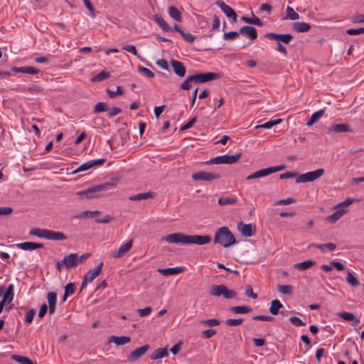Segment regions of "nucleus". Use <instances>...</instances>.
Here are the masks:
<instances>
[{
  "instance_id": "f257e3e1",
  "label": "nucleus",
  "mask_w": 364,
  "mask_h": 364,
  "mask_svg": "<svg viewBox=\"0 0 364 364\" xmlns=\"http://www.w3.org/2000/svg\"><path fill=\"white\" fill-rule=\"evenodd\" d=\"M162 240L169 243H181L183 245H203L211 242L212 238L210 235H188L181 232H175L167 235L162 237Z\"/></svg>"
},
{
  "instance_id": "f03ea898",
  "label": "nucleus",
  "mask_w": 364,
  "mask_h": 364,
  "mask_svg": "<svg viewBox=\"0 0 364 364\" xmlns=\"http://www.w3.org/2000/svg\"><path fill=\"white\" fill-rule=\"evenodd\" d=\"M214 242L224 247H229L236 243V240L228 228L225 226L220 228L216 231L214 236Z\"/></svg>"
},
{
  "instance_id": "7ed1b4c3",
  "label": "nucleus",
  "mask_w": 364,
  "mask_h": 364,
  "mask_svg": "<svg viewBox=\"0 0 364 364\" xmlns=\"http://www.w3.org/2000/svg\"><path fill=\"white\" fill-rule=\"evenodd\" d=\"M115 183L107 182L98 186L90 187L86 190L79 191L77 193L78 196L85 198H97L100 196V193L102 191H108L113 188Z\"/></svg>"
},
{
  "instance_id": "20e7f679",
  "label": "nucleus",
  "mask_w": 364,
  "mask_h": 364,
  "mask_svg": "<svg viewBox=\"0 0 364 364\" xmlns=\"http://www.w3.org/2000/svg\"><path fill=\"white\" fill-rule=\"evenodd\" d=\"M212 296H223L226 299H233L237 296V293L229 289L225 284H213L210 287L208 291Z\"/></svg>"
},
{
  "instance_id": "39448f33",
  "label": "nucleus",
  "mask_w": 364,
  "mask_h": 364,
  "mask_svg": "<svg viewBox=\"0 0 364 364\" xmlns=\"http://www.w3.org/2000/svg\"><path fill=\"white\" fill-rule=\"evenodd\" d=\"M242 156V154H236L232 156L223 155L218 156L205 162V164H232L237 162Z\"/></svg>"
},
{
  "instance_id": "423d86ee",
  "label": "nucleus",
  "mask_w": 364,
  "mask_h": 364,
  "mask_svg": "<svg viewBox=\"0 0 364 364\" xmlns=\"http://www.w3.org/2000/svg\"><path fill=\"white\" fill-rule=\"evenodd\" d=\"M324 173L323 168H318L313 171H309L303 174L299 175L296 182L297 183L313 182L316 179L319 178Z\"/></svg>"
},
{
  "instance_id": "0eeeda50",
  "label": "nucleus",
  "mask_w": 364,
  "mask_h": 364,
  "mask_svg": "<svg viewBox=\"0 0 364 364\" xmlns=\"http://www.w3.org/2000/svg\"><path fill=\"white\" fill-rule=\"evenodd\" d=\"M103 262H100L97 267L90 269L85 275L81 284V290L88 282H92L102 272Z\"/></svg>"
},
{
  "instance_id": "6e6552de",
  "label": "nucleus",
  "mask_w": 364,
  "mask_h": 364,
  "mask_svg": "<svg viewBox=\"0 0 364 364\" xmlns=\"http://www.w3.org/2000/svg\"><path fill=\"white\" fill-rule=\"evenodd\" d=\"M220 75L216 73H199L192 75L191 80L195 83H204L208 81L218 79Z\"/></svg>"
},
{
  "instance_id": "1a4fd4ad",
  "label": "nucleus",
  "mask_w": 364,
  "mask_h": 364,
  "mask_svg": "<svg viewBox=\"0 0 364 364\" xmlns=\"http://www.w3.org/2000/svg\"><path fill=\"white\" fill-rule=\"evenodd\" d=\"M220 178V175L214 172L198 171L192 175L194 181H212Z\"/></svg>"
},
{
  "instance_id": "9d476101",
  "label": "nucleus",
  "mask_w": 364,
  "mask_h": 364,
  "mask_svg": "<svg viewBox=\"0 0 364 364\" xmlns=\"http://www.w3.org/2000/svg\"><path fill=\"white\" fill-rule=\"evenodd\" d=\"M150 349V346L147 344L144 345L139 348H137L134 350L132 351L127 355V361L133 362L136 361L141 356H143Z\"/></svg>"
},
{
  "instance_id": "9b49d317",
  "label": "nucleus",
  "mask_w": 364,
  "mask_h": 364,
  "mask_svg": "<svg viewBox=\"0 0 364 364\" xmlns=\"http://www.w3.org/2000/svg\"><path fill=\"white\" fill-rule=\"evenodd\" d=\"M265 37L286 44H289L294 38L293 36L289 33L278 34L274 33H267L265 34Z\"/></svg>"
},
{
  "instance_id": "f8f14e48",
  "label": "nucleus",
  "mask_w": 364,
  "mask_h": 364,
  "mask_svg": "<svg viewBox=\"0 0 364 364\" xmlns=\"http://www.w3.org/2000/svg\"><path fill=\"white\" fill-rule=\"evenodd\" d=\"M132 240H129L125 244L122 245L119 248L111 253V255L114 258H121L124 257L132 248Z\"/></svg>"
},
{
  "instance_id": "ddd939ff",
  "label": "nucleus",
  "mask_w": 364,
  "mask_h": 364,
  "mask_svg": "<svg viewBox=\"0 0 364 364\" xmlns=\"http://www.w3.org/2000/svg\"><path fill=\"white\" fill-rule=\"evenodd\" d=\"M215 4L223 11V12L229 18H232L234 21L237 20V14L235 11L225 2L222 1H216Z\"/></svg>"
},
{
  "instance_id": "4468645a",
  "label": "nucleus",
  "mask_w": 364,
  "mask_h": 364,
  "mask_svg": "<svg viewBox=\"0 0 364 364\" xmlns=\"http://www.w3.org/2000/svg\"><path fill=\"white\" fill-rule=\"evenodd\" d=\"M239 33L249 38L251 41L257 38V31L255 27L250 26H244L239 30Z\"/></svg>"
},
{
  "instance_id": "2eb2a0df",
  "label": "nucleus",
  "mask_w": 364,
  "mask_h": 364,
  "mask_svg": "<svg viewBox=\"0 0 364 364\" xmlns=\"http://www.w3.org/2000/svg\"><path fill=\"white\" fill-rule=\"evenodd\" d=\"M352 132L350 127L348 124H333L328 129V134L333 133H343V132Z\"/></svg>"
},
{
  "instance_id": "dca6fc26",
  "label": "nucleus",
  "mask_w": 364,
  "mask_h": 364,
  "mask_svg": "<svg viewBox=\"0 0 364 364\" xmlns=\"http://www.w3.org/2000/svg\"><path fill=\"white\" fill-rule=\"evenodd\" d=\"M170 63L173 69L174 73L178 76V77H184L186 75V68L183 65V64L174 59H171L170 60Z\"/></svg>"
},
{
  "instance_id": "f3484780",
  "label": "nucleus",
  "mask_w": 364,
  "mask_h": 364,
  "mask_svg": "<svg viewBox=\"0 0 364 364\" xmlns=\"http://www.w3.org/2000/svg\"><path fill=\"white\" fill-rule=\"evenodd\" d=\"M62 262H64L65 267L67 269H71L76 266H77V253H70L68 255L65 256L63 259H62Z\"/></svg>"
},
{
  "instance_id": "a211bd4d",
  "label": "nucleus",
  "mask_w": 364,
  "mask_h": 364,
  "mask_svg": "<svg viewBox=\"0 0 364 364\" xmlns=\"http://www.w3.org/2000/svg\"><path fill=\"white\" fill-rule=\"evenodd\" d=\"M237 229L245 237H251L255 234L252 224H245L240 222L237 225Z\"/></svg>"
},
{
  "instance_id": "6ab92c4d",
  "label": "nucleus",
  "mask_w": 364,
  "mask_h": 364,
  "mask_svg": "<svg viewBox=\"0 0 364 364\" xmlns=\"http://www.w3.org/2000/svg\"><path fill=\"white\" fill-rule=\"evenodd\" d=\"M47 299L48 302V311L50 314H54L55 311V305L57 301V294L54 291H50L47 294Z\"/></svg>"
},
{
  "instance_id": "aec40b11",
  "label": "nucleus",
  "mask_w": 364,
  "mask_h": 364,
  "mask_svg": "<svg viewBox=\"0 0 364 364\" xmlns=\"http://www.w3.org/2000/svg\"><path fill=\"white\" fill-rule=\"evenodd\" d=\"M337 210L331 215L328 216L327 220L331 223H335L348 212L346 208L337 207Z\"/></svg>"
},
{
  "instance_id": "412c9836",
  "label": "nucleus",
  "mask_w": 364,
  "mask_h": 364,
  "mask_svg": "<svg viewBox=\"0 0 364 364\" xmlns=\"http://www.w3.org/2000/svg\"><path fill=\"white\" fill-rule=\"evenodd\" d=\"M17 247L23 250H33L36 249L43 248L42 243H36L33 242H24L17 245Z\"/></svg>"
},
{
  "instance_id": "4be33fe9",
  "label": "nucleus",
  "mask_w": 364,
  "mask_h": 364,
  "mask_svg": "<svg viewBox=\"0 0 364 364\" xmlns=\"http://www.w3.org/2000/svg\"><path fill=\"white\" fill-rule=\"evenodd\" d=\"M158 271L164 276H169L183 272L184 271V268L182 267H176L166 269H159Z\"/></svg>"
},
{
  "instance_id": "5701e85b",
  "label": "nucleus",
  "mask_w": 364,
  "mask_h": 364,
  "mask_svg": "<svg viewBox=\"0 0 364 364\" xmlns=\"http://www.w3.org/2000/svg\"><path fill=\"white\" fill-rule=\"evenodd\" d=\"M46 239L50 240H64L67 239V237L61 232L48 230Z\"/></svg>"
},
{
  "instance_id": "b1692460",
  "label": "nucleus",
  "mask_w": 364,
  "mask_h": 364,
  "mask_svg": "<svg viewBox=\"0 0 364 364\" xmlns=\"http://www.w3.org/2000/svg\"><path fill=\"white\" fill-rule=\"evenodd\" d=\"M156 197V193L152 191H149L146 193H141L134 196H132L129 197L130 200H142L149 198H154Z\"/></svg>"
},
{
  "instance_id": "393cba45",
  "label": "nucleus",
  "mask_w": 364,
  "mask_h": 364,
  "mask_svg": "<svg viewBox=\"0 0 364 364\" xmlns=\"http://www.w3.org/2000/svg\"><path fill=\"white\" fill-rule=\"evenodd\" d=\"M13 70L18 73H28L31 75H36L40 72L39 69L31 66H23L20 68L15 67L13 68Z\"/></svg>"
},
{
  "instance_id": "a878e982",
  "label": "nucleus",
  "mask_w": 364,
  "mask_h": 364,
  "mask_svg": "<svg viewBox=\"0 0 364 364\" xmlns=\"http://www.w3.org/2000/svg\"><path fill=\"white\" fill-rule=\"evenodd\" d=\"M109 342H113L117 346H122L126 343H128L131 341V338L129 336H112L109 338Z\"/></svg>"
},
{
  "instance_id": "bb28decb",
  "label": "nucleus",
  "mask_w": 364,
  "mask_h": 364,
  "mask_svg": "<svg viewBox=\"0 0 364 364\" xmlns=\"http://www.w3.org/2000/svg\"><path fill=\"white\" fill-rule=\"evenodd\" d=\"M168 355V351L166 347L159 348L155 350L150 355L151 360H157Z\"/></svg>"
},
{
  "instance_id": "cd10ccee",
  "label": "nucleus",
  "mask_w": 364,
  "mask_h": 364,
  "mask_svg": "<svg viewBox=\"0 0 364 364\" xmlns=\"http://www.w3.org/2000/svg\"><path fill=\"white\" fill-rule=\"evenodd\" d=\"M268 175H269V168H263V169L257 171L255 173L247 176L246 179L247 180L256 179V178L267 176Z\"/></svg>"
},
{
  "instance_id": "c85d7f7f",
  "label": "nucleus",
  "mask_w": 364,
  "mask_h": 364,
  "mask_svg": "<svg viewBox=\"0 0 364 364\" xmlns=\"http://www.w3.org/2000/svg\"><path fill=\"white\" fill-rule=\"evenodd\" d=\"M316 264V262L315 261L311 260V259H308V260L304 261L302 262L296 263L294 264V268L296 269L303 271V270H306V269L313 267Z\"/></svg>"
},
{
  "instance_id": "c756f323",
  "label": "nucleus",
  "mask_w": 364,
  "mask_h": 364,
  "mask_svg": "<svg viewBox=\"0 0 364 364\" xmlns=\"http://www.w3.org/2000/svg\"><path fill=\"white\" fill-rule=\"evenodd\" d=\"M323 115H324V110L323 109H319L318 111L313 113L311 114L310 119L307 122L306 125L308 127L312 126L317 121H318Z\"/></svg>"
},
{
  "instance_id": "7c9ffc66",
  "label": "nucleus",
  "mask_w": 364,
  "mask_h": 364,
  "mask_svg": "<svg viewBox=\"0 0 364 364\" xmlns=\"http://www.w3.org/2000/svg\"><path fill=\"white\" fill-rule=\"evenodd\" d=\"M168 13L169 16L175 21L178 22L182 21L181 14L176 7L173 6H169L168 9Z\"/></svg>"
},
{
  "instance_id": "2f4dec72",
  "label": "nucleus",
  "mask_w": 364,
  "mask_h": 364,
  "mask_svg": "<svg viewBox=\"0 0 364 364\" xmlns=\"http://www.w3.org/2000/svg\"><path fill=\"white\" fill-rule=\"evenodd\" d=\"M295 31L299 33L307 32L310 30L311 26L305 22H295L293 25Z\"/></svg>"
},
{
  "instance_id": "473e14b6",
  "label": "nucleus",
  "mask_w": 364,
  "mask_h": 364,
  "mask_svg": "<svg viewBox=\"0 0 364 364\" xmlns=\"http://www.w3.org/2000/svg\"><path fill=\"white\" fill-rule=\"evenodd\" d=\"M283 307V304L278 300L274 299L272 301L269 308V312L272 315H277L280 309Z\"/></svg>"
},
{
  "instance_id": "72a5a7b5",
  "label": "nucleus",
  "mask_w": 364,
  "mask_h": 364,
  "mask_svg": "<svg viewBox=\"0 0 364 364\" xmlns=\"http://www.w3.org/2000/svg\"><path fill=\"white\" fill-rule=\"evenodd\" d=\"M282 121V119H272V120H269L264 124L257 125L255 127V129L262 128V129H271L272 127H273L274 126L279 124V123H281Z\"/></svg>"
},
{
  "instance_id": "f704fd0d",
  "label": "nucleus",
  "mask_w": 364,
  "mask_h": 364,
  "mask_svg": "<svg viewBox=\"0 0 364 364\" xmlns=\"http://www.w3.org/2000/svg\"><path fill=\"white\" fill-rule=\"evenodd\" d=\"M230 311L234 314H247L252 311V309L248 306H237L231 307Z\"/></svg>"
},
{
  "instance_id": "c9c22d12",
  "label": "nucleus",
  "mask_w": 364,
  "mask_h": 364,
  "mask_svg": "<svg viewBox=\"0 0 364 364\" xmlns=\"http://www.w3.org/2000/svg\"><path fill=\"white\" fill-rule=\"evenodd\" d=\"M154 21L157 23V24L164 31H171V27L168 25L166 21L159 15H155L154 16Z\"/></svg>"
},
{
  "instance_id": "e433bc0d",
  "label": "nucleus",
  "mask_w": 364,
  "mask_h": 364,
  "mask_svg": "<svg viewBox=\"0 0 364 364\" xmlns=\"http://www.w3.org/2000/svg\"><path fill=\"white\" fill-rule=\"evenodd\" d=\"M14 286L13 284H9L6 290V291H4L3 294V299H4V301H7V304H9L14 299Z\"/></svg>"
},
{
  "instance_id": "4c0bfd02",
  "label": "nucleus",
  "mask_w": 364,
  "mask_h": 364,
  "mask_svg": "<svg viewBox=\"0 0 364 364\" xmlns=\"http://www.w3.org/2000/svg\"><path fill=\"white\" fill-rule=\"evenodd\" d=\"M76 287L74 283H68L65 287V292L63 296V301H65L67 299V297L73 294L75 291Z\"/></svg>"
},
{
  "instance_id": "58836bf2",
  "label": "nucleus",
  "mask_w": 364,
  "mask_h": 364,
  "mask_svg": "<svg viewBox=\"0 0 364 364\" xmlns=\"http://www.w3.org/2000/svg\"><path fill=\"white\" fill-rule=\"evenodd\" d=\"M48 232L47 229H41V228H33L30 230L29 234L31 235H36L41 238H46V235Z\"/></svg>"
},
{
  "instance_id": "ea45409f",
  "label": "nucleus",
  "mask_w": 364,
  "mask_h": 364,
  "mask_svg": "<svg viewBox=\"0 0 364 364\" xmlns=\"http://www.w3.org/2000/svg\"><path fill=\"white\" fill-rule=\"evenodd\" d=\"M110 76V73L105 70H102L97 75H95L92 77L91 81L92 82H99L105 80L107 78H109Z\"/></svg>"
},
{
  "instance_id": "a19ab883",
  "label": "nucleus",
  "mask_w": 364,
  "mask_h": 364,
  "mask_svg": "<svg viewBox=\"0 0 364 364\" xmlns=\"http://www.w3.org/2000/svg\"><path fill=\"white\" fill-rule=\"evenodd\" d=\"M310 246L317 248L318 250H323V249L326 248L329 251H333L336 249V245L334 243H331V242L321 244V245L311 244Z\"/></svg>"
},
{
  "instance_id": "79ce46f5",
  "label": "nucleus",
  "mask_w": 364,
  "mask_h": 364,
  "mask_svg": "<svg viewBox=\"0 0 364 364\" xmlns=\"http://www.w3.org/2000/svg\"><path fill=\"white\" fill-rule=\"evenodd\" d=\"M237 201L235 198L221 197L218 199V204L220 205H234L237 203Z\"/></svg>"
},
{
  "instance_id": "37998d69",
  "label": "nucleus",
  "mask_w": 364,
  "mask_h": 364,
  "mask_svg": "<svg viewBox=\"0 0 364 364\" xmlns=\"http://www.w3.org/2000/svg\"><path fill=\"white\" fill-rule=\"evenodd\" d=\"M277 291L284 294H291L293 292V287L291 285H281L277 286Z\"/></svg>"
},
{
  "instance_id": "c03bdc74",
  "label": "nucleus",
  "mask_w": 364,
  "mask_h": 364,
  "mask_svg": "<svg viewBox=\"0 0 364 364\" xmlns=\"http://www.w3.org/2000/svg\"><path fill=\"white\" fill-rule=\"evenodd\" d=\"M200 323L204 326L213 327L220 325V321L218 318H209L206 320H202Z\"/></svg>"
},
{
  "instance_id": "a18cd8bd",
  "label": "nucleus",
  "mask_w": 364,
  "mask_h": 364,
  "mask_svg": "<svg viewBox=\"0 0 364 364\" xmlns=\"http://www.w3.org/2000/svg\"><path fill=\"white\" fill-rule=\"evenodd\" d=\"M341 318H342L343 319L346 320V321H354L355 320L356 321V323H359V320H357L355 318V316L352 313H349V312H347V311H343V312H341L338 314Z\"/></svg>"
},
{
  "instance_id": "49530a36",
  "label": "nucleus",
  "mask_w": 364,
  "mask_h": 364,
  "mask_svg": "<svg viewBox=\"0 0 364 364\" xmlns=\"http://www.w3.org/2000/svg\"><path fill=\"white\" fill-rule=\"evenodd\" d=\"M108 110L107 104L103 102H100L94 106L93 112L95 113H100Z\"/></svg>"
},
{
  "instance_id": "de8ad7c7",
  "label": "nucleus",
  "mask_w": 364,
  "mask_h": 364,
  "mask_svg": "<svg viewBox=\"0 0 364 364\" xmlns=\"http://www.w3.org/2000/svg\"><path fill=\"white\" fill-rule=\"evenodd\" d=\"M122 49L123 50L127 51L134 55L137 56L139 59H141V56L138 54L137 50L136 49V47L134 45H125L124 46Z\"/></svg>"
},
{
  "instance_id": "09e8293b",
  "label": "nucleus",
  "mask_w": 364,
  "mask_h": 364,
  "mask_svg": "<svg viewBox=\"0 0 364 364\" xmlns=\"http://www.w3.org/2000/svg\"><path fill=\"white\" fill-rule=\"evenodd\" d=\"M347 282L352 285L353 287H356L359 285V282L357 279V278L351 273L350 272H348L347 274L346 277Z\"/></svg>"
},
{
  "instance_id": "8fccbe9b",
  "label": "nucleus",
  "mask_w": 364,
  "mask_h": 364,
  "mask_svg": "<svg viewBox=\"0 0 364 364\" xmlns=\"http://www.w3.org/2000/svg\"><path fill=\"white\" fill-rule=\"evenodd\" d=\"M243 318H228L225 321V323L229 326H240L243 322Z\"/></svg>"
},
{
  "instance_id": "3c124183",
  "label": "nucleus",
  "mask_w": 364,
  "mask_h": 364,
  "mask_svg": "<svg viewBox=\"0 0 364 364\" xmlns=\"http://www.w3.org/2000/svg\"><path fill=\"white\" fill-rule=\"evenodd\" d=\"M13 358L21 364H32V360L25 356L14 355Z\"/></svg>"
},
{
  "instance_id": "603ef678",
  "label": "nucleus",
  "mask_w": 364,
  "mask_h": 364,
  "mask_svg": "<svg viewBox=\"0 0 364 364\" xmlns=\"http://www.w3.org/2000/svg\"><path fill=\"white\" fill-rule=\"evenodd\" d=\"M287 18H290L291 20H297L299 18V15L296 12H295L293 8H291V6H287Z\"/></svg>"
},
{
  "instance_id": "864d4df0",
  "label": "nucleus",
  "mask_w": 364,
  "mask_h": 364,
  "mask_svg": "<svg viewBox=\"0 0 364 364\" xmlns=\"http://www.w3.org/2000/svg\"><path fill=\"white\" fill-rule=\"evenodd\" d=\"M138 71L144 74L149 78H153L154 77V73L151 70L141 65L138 66Z\"/></svg>"
},
{
  "instance_id": "5fc2aeb1",
  "label": "nucleus",
  "mask_w": 364,
  "mask_h": 364,
  "mask_svg": "<svg viewBox=\"0 0 364 364\" xmlns=\"http://www.w3.org/2000/svg\"><path fill=\"white\" fill-rule=\"evenodd\" d=\"M191 78H192V75L188 76L186 80L181 84L180 88L181 90H188L191 88V82H194V80H191Z\"/></svg>"
},
{
  "instance_id": "6e6d98bb",
  "label": "nucleus",
  "mask_w": 364,
  "mask_h": 364,
  "mask_svg": "<svg viewBox=\"0 0 364 364\" xmlns=\"http://www.w3.org/2000/svg\"><path fill=\"white\" fill-rule=\"evenodd\" d=\"M107 92L108 96L110 98H113L116 95H122L124 93V90H123V88L121 86H117L116 91L114 92V91H112L111 90H107Z\"/></svg>"
},
{
  "instance_id": "4d7b16f0",
  "label": "nucleus",
  "mask_w": 364,
  "mask_h": 364,
  "mask_svg": "<svg viewBox=\"0 0 364 364\" xmlns=\"http://www.w3.org/2000/svg\"><path fill=\"white\" fill-rule=\"evenodd\" d=\"M289 321L295 326H306V323L301 321L297 316H292L289 318Z\"/></svg>"
},
{
  "instance_id": "13d9d810",
  "label": "nucleus",
  "mask_w": 364,
  "mask_h": 364,
  "mask_svg": "<svg viewBox=\"0 0 364 364\" xmlns=\"http://www.w3.org/2000/svg\"><path fill=\"white\" fill-rule=\"evenodd\" d=\"M91 168H92V166H91L90 161H89L82 164L81 166H80L76 170L73 171V173H77L78 172L85 171Z\"/></svg>"
},
{
  "instance_id": "bf43d9fd",
  "label": "nucleus",
  "mask_w": 364,
  "mask_h": 364,
  "mask_svg": "<svg viewBox=\"0 0 364 364\" xmlns=\"http://www.w3.org/2000/svg\"><path fill=\"white\" fill-rule=\"evenodd\" d=\"M240 33L239 32H237V31H230V32H228V33H225L223 34V39L224 40H233L235 38H236L237 37H238Z\"/></svg>"
},
{
  "instance_id": "052dcab7",
  "label": "nucleus",
  "mask_w": 364,
  "mask_h": 364,
  "mask_svg": "<svg viewBox=\"0 0 364 364\" xmlns=\"http://www.w3.org/2000/svg\"><path fill=\"white\" fill-rule=\"evenodd\" d=\"M299 175L297 172L293 171H287L286 173H282L279 176L280 179H286V178H292L295 177H298Z\"/></svg>"
},
{
  "instance_id": "680f3d73",
  "label": "nucleus",
  "mask_w": 364,
  "mask_h": 364,
  "mask_svg": "<svg viewBox=\"0 0 364 364\" xmlns=\"http://www.w3.org/2000/svg\"><path fill=\"white\" fill-rule=\"evenodd\" d=\"M216 333H217L216 330H215L213 328L204 330L201 332L202 336L204 338H210L213 337L214 335H215Z\"/></svg>"
},
{
  "instance_id": "e2e57ef3",
  "label": "nucleus",
  "mask_w": 364,
  "mask_h": 364,
  "mask_svg": "<svg viewBox=\"0 0 364 364\" xmlns=\"http://www.w3.org/2000/svg\"><path fill=\"white\" fill-rule=\"evenodd\" d=\"M108 117L112 118L122 112V109L117 107H112L108 109Z\"/></svg>"
},
{
  "instance_id": "0e129e2a",
  "label": "nucleus",
  "mask_w": 364,
  "mask_h": 364,
  "mask_svg": "<svg viewBox=\"0 0 364 364\" xmlns=\"http://www.w3.org/2000/svg\"><path fill=\"white\" fill-rule=\"evenodd\" d=\"M252 319L262 321H272L274 320V318L271 316L257 315L253 316Z\"/></svg>"
},
{
  "instance_id": "69168bd1",
  "label": "nucleus",
  "mask_w": 364,
  "mask_h": 364,
  "mask_svg": "<svg viewBox=\"0 0 364 364\" xmlns=\"http://www.w3.org/2000/svg\"><path fill=\"white\" fill-rule=\"evenodd\" d=\"M346 33L350 36L363 34L364 33V27L358 28H349L346 30Z\"/></svg>"
},
{
  "instance_id": "338daca9",
  "label": "nucleus",
  "mask_w": 364,
  "mask_h": 364,
  "mask_svg": "<svg viewBox=\"0 0 364 364\" xmlns=\"http://www.w3.org/2000/svg\"><path fill=\"white\" fill-rule=\"evenodd\" d=\"M152 309L151 306H147L144 309H139L137 312L141 317L148 316L151 312Z\"/></svg>"
},
{
  "instance_id": "774afa93",
  "label": "nucleus",
  "mask_w": 364,
  "mask_h": 364,
  "mask_svg": "<svg viewBox=\"0 0 364 364\" xmlns=\"http://www.w3.org/2000/svg\"><path fill=\"white\" fill-rule=\"evenodd\" d=\"M36 314V311L34 309H30L25 316V322L31 323L33 318V316Z\"/></svg>"
}]
</instances>
